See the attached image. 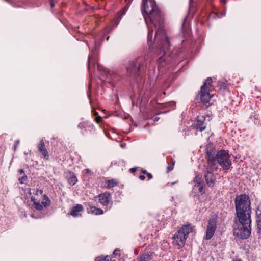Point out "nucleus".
Here are the masks:
<instances>
[{"label": "nucleus", "mask_w": 261, "mask_h": 261, "mask_svg": "<svg viewBox=\"0 0 261 261\" xmlns=\"http://www.w3.org/2000/svg\"><path fill=\"white\" fill-rule=\"evenodd\" d=\"M142 13L149 30L147 43L150 53L149 55H147L143 58H140L136 61H130L127 64H125L127 72L130 73L140 71L144 67H147L148 63L150 61V58L152 56L150 45L152 43L153 27L156 30L154 38V42L158 46L156 51L158 56H160L158 60L159 67H162L165 65L164 56L170 46L168 37L164 29L163 18L156 7L155 2L154 0H142Z\"/></svg>", "instance_id": "f257e3e1"}, {"label": "nucleus", "mask_w": 261, "mask_h": 261, "mask_svg": "<svg viewBox=\"0 0 261 261\" xmlns=\"http://www.w3.org/2000/svg\"><path fill=\"white\" fill-rule=\"evenodd\" d=\"M250 204V198L246 194L238 195L235 198L236 217L234 218L233 231L234 236L238 238L246 239L251 234Z\"/></svg>", "instance_id": "f03ea898"}, {"label": "nucleus", "mask_w": 261, "mask_h": 261, "mask_svg": "<svg viewBox=\"0 0 261 261\" xmlns=\"http://www.w3.org/2000/svg\"><path fill=\"white\" fill-rule=\"evenodd\" d=\"M204 167L206 170L204 177L206 183L209 187H213L216 180V177L213 172L217 170L218 168L214 154L207 152V163L204 165Z\"/></svg>", "instance_id": "7ed1b4c3"}, {"label": "nucleus", "mask_w": 261, "mask_h": 261, "mask_svg": "<svg viewBox=\"0 0 261 261\" xmlns=\"http://www.w3.org/2000/svg\"><path fill=\"white\" fill-rule=\"evenodd\" d=\"M192 231L193 227L191 224L183 225L173 237L174 245L177 246L178 249L182 247L189 234Z\"/></svg>", "instance_id": "20e7f679"}, {"label": "nucleus", "mask_w": 261, "mask_h": 261, "mask_svg": "<svg viewBox=\"0 0 261 261\" xmlns=\"http://www.w3.org/2000/svg\"><path fill=\"white\" fill-rule=\"evenodd\" d=\"M31 200L33 202V206L38 210H42L43 207L48 206L50 203L48 198L43 195L42 190H37L35 195L31 197Z\"/></svg>", "instance_id": "39448f33"}, {"label": "nucleus", "mask_w": 261, "mask_h": 261, "mask_svg": "<svg viewBox=\"0 0 261 261\" xmlns=\"http://www.w3.org/2000/svg\"><path fill=\"white\" fill-rule=\"evenodd\" d=\"M212 153L215 154V159L218 165H220L223 170H228L231 165V161L230 160V155L225 150L219 151L216 154L214 152L207 151V152Z\"/></svg>", "instance_id": "423d86ee"}, {"label": "nucleus", "mask_w": 261, "mask_h": 261, "mask_svg": "<svg viewBox=\"0 0 261 261\" xmlns=\"http://www.w3.org/2000/svg\"><path fill=\"white\" fill-rule=\"evenodd\" d=\"M217 222V216L213 215L210 218L206 230V234L204 237L205 239L210 240L212 238L216 230Z\"/></svg>", "instance_id": "0eeeda50"}, {"label": "nucleus", "mask_w": 261, "mask_h": 261, "mask_svg": "<svg viewBox=\"0 0 261 261\" xmlns=\"http://www.w3.org/2000/svg\"><path fill=\"white\" fill-rule=\"evenodd\" d=\"M211 119V116L208 115L205 116H198L194 123V127L201 132L205 129L206 126V121H209Z\"/></svg>", "instance_id": "6e6552de"}, {"label": "nucleus", "mask_w": 261, "mask_h": 261, "mask_svg": "<svg viewBox=\"0 0 261 261\" xmlns=\"http://www.w3.org/2000/svg\"><path fill=\"white\" fill-rule=\"evenodd\" d=\"M193 190L195 193L204 192V185L201 182L199 175L196 176L193 180Z\"/></svg>", "instance_id": "1a4fd4ad"}, {"label": "nucleus", "mask_w": 261, "mask_h": 261, "mask_svg": "<svg viewBox=\"0 0 261 261\" xmlns=\"http://www.w3.org/2000/svg\"><path fill=\"white\" fill-rule=\"evenodd\" d=\"M210 91L205 90L204 89V87H201V92H200V99L202 103L207 104L209 103V105H210V102L211 100V98H213L214 95H210L209 92Z\"/></svg>", "instance_id": "9d476101"}, {"label": "nucleus", "mask_w": 261, "mask_h": 261, "mask_svg": "<svg viewBox=\"0 0 261 261\" xmlns=\"http://www.w3.org/2000/svg\"><path fill=\"white\" fill-rule=\"evenodd\" d=\"M84 210V208L82 205L76 204L71 208L70 214L75 218L81 217Z\"/></svg>", "instance_id": "9b49d317"}, {"label": "nucleus", "mask_w": 261, "mask_h": 261, "mask_svg": "<svg viewBox=\"0 0 261 261\" xmlns=\"http://www.w3.org/2000/svg\"><path fill=\"white\" fill-rule=\"evenodd\" d=\"M98 201L103 206L107 205L110 203H112V198L109 193L105 192L100 194L98 197Z\"/></svg>", "instance_id": "f8f14e48"}, {"label": "nucleus", "mask_w": 261, "mask_h": 261, "mask_svg": "<svg viewBox=\"0 0 261 261\" xmlns=\"http://www.w3.org/2000/svg\"><path fill=\"white\" fill-rule=\"evenodd\" d=\"M104 73L110 82H115L118 80L117 74L115 71H110L107 69H104Z\"/></svg>", "instance_id": "ddd939ff"}, {"label": "nucleus", "mask_w": 261, "mask_h": 261, "mask_svg": "<svg viewBox=\"0 0 261 261\" xmlns=\"http://www.w3.org/2000/svg\"><path fill=\"white\" fill-rule=\"evenodd\" d=\"M38 149L39 151L42 153L44 158L47 159L48 158V153L47 150L46 149L44 142L43 139L40 141V142L38 144Z\"/></svg>", "instance_id": "4468645a"}, {"label": "nucleus", "mask_w": 261, "mask_h": 261, "mask_svg": "<svg viewBox=\"0 0 261 261\" xmlns=\"http://www.w3.org/2000/svg\"><path fill=\"white\" fill-rule=\"evenodd\" d=\"M87 210L88 213L95 215H101L102 214L103 212L102 210L97 208L95 206L91 205L90 204H88L87 205Z\"/></svg>", "instance_id": "2eb2a0df"}, {"label": "nucleus", "mask_w": 261, "mask_h": 261, "mask_svg": "<svg viewBox=\"0 0 261 261\" xmlns=\"http://www.w3.org/2000/svg\"><path fill=\"white\" fill-rule=\"evenodd\" d=\"M18 173H19L18 180L19 181L20 183H21V184L25 183L27 180V177L25 175L23 170L22 169H19L18 170Z\"/></svg>", "instance_id": "dca6fc26"}, {"label": "nucleus", "mask_w": 261, "mask_h": 261, "mask_svg": "<svg viewBox=\"0 0 261 261\" xmlns=\"http://www.w3.org/2000/svg\"><path fill=\"white\" fill-rule=\"evenodd\" d=\"M152 257V253L151 252H147L143 254L140 256V261H150Z\"/></svg>", "instance_id": "f3484780"}, {"label": "nucleus", "mask_w": 261, "mask_h": 261, "mask_svg": "<svg viewBox=\"0 0 261 261\" xmlns=\"http://www.w3.org/2000/svg\"><path fill=\"white\" fill-rule=\"evenodd\" d=\"M201 87H204L205 90L211 91L212 90V79L208 78L207 79L204 84L201 86Z\"/></svg>", "instance_id": "a211bd4d"}, {"label": "nucleus", "mask_w": 261, "mask_h": 261, "mask_svg": "<svg viewBox=\"0 0 261 261\" xmlns=\"http://www.w3.org/2000/svg\"><path fill=\"white\" fill-rule=\"evenodd\" d=\"M127 11V9L126 8H124L122 10H121L118 14L116 18V25H117L119 21L121 19L123 15L125 14L126 11Z\"/></svg>", "instance_id": "6ab92c4d"}, {"label": "nucleus", "mask_w": 261, "mask_h": 261, "mask_svg": "<svg viewBox=\"0 0 261 261\" xmlns=\"http://www.w3.org/2000/svg\"><path fill=\"white\" fill-rule=\"evenodd\" d=\"M77 181V179L73 173H70L68 182L71 185H74Z\"/></svg>", "instance_id": "aec40b11"}, {"label": "nucleus", "mask_w": 261, "mask_h": 261, "mask_svg": "<svg viewBox=\"0 0 261 261\" xmlns=\"http://www.w3.org/2000/svg\"><path fill=\"white\" fill-rule=\"evenodd\" d=\"M117 184V181L115 179L108 180L106 181L105 186L108 188L114 187Z\"/></svg>", "instance_id": "412c9836"}, {"label": "nucleus", "mask_w": 261, "mask_h": 261, "mask_svg": "<svg viewBox=\"0 0 261 261\" xmlns=\"http://www.w3.org/2000/svg\"><path fill=\"white\" fill-rule=\"evenodd\" d=\"M164 108L168 109L167 111H165L164 112H162L161 113H166L168 112V111L174 109L175 107V102L174 101H171L165 104L163 106Z\"/></svg>", "instance_id": "4be33fe9"}, {"label": "nucleus", "mask_w": 261, "mask_h": 261, "mask_svg": "<svg viewBox=\"0 0 261 261\" xmlns=\"http://www.w3.org/2000/svg\"><path fill=\"white\" fill-rule=\"evenodd\" d=\"M95 261H115V259H113V257L109 256H106L105 257L99 256L95 258Z\"/></svg>", "instance_id": "5701e85b"}, {"label": "nucleus", "mask_w": 261, "mask_h": 261, "mask_svg": "<svg viewBox=\"0 0 261 261\" xmlns=\"http://www.w3.org/2000/svg\"><path fill=\"white\" fill-rule=\"evenodd\" d=\"M86 123L85 122H82L79 124L78 127L80 129L84 128L86 127Z\"/></svg>", "instance_id": "b1692460"}, {"label": "nucleus", "mask_w": 261, "mask_h": 261, "mask_svg": "<svg viewBox=\"0 0 261 261\" xmlns=\"http://www.w3.org/2000/svg\"><path fill=\"white\" fill-rule=\"evenodd\" d=\"M101 120V117L100 116H98L95 118V120L97 123H99Z\"/></svg>", "instance_id": "393cba45"}, {"label": "nucleus", "mask_w": 261, "mask_h": 261, "mask_svg": "<svg viewBox=\"0 0 261 261\" xmlns=\"http://www.w3.org/2000/svg\"><path fill=\"white\" fill-rule=\"evenodd\" d=\"M256 214L257 216H259L261 215V211L259 208H257V210L256 211Z\"/></svg>", "instance_id": "a878e982"}, {"label": "nucleus", "mask_w": 261, "mask_h": 261, "mask_svg": "<svg viewBox=\"0 0 261 261\" xmlns=\"http://www.w3.org/2000/svg\"><path fill=\"white\" fill-rule=\"evenodd\" d=\"M118 251H117V250H115L114 251V252H113V255H112V257H113V259L114 258L115 256L116 255H117V254H118Z\"/></svg>", "instance_id": "bb28decb"}, {"label": "nucleus", "mask_w": 261, "mask_h": 261, "mask_svg": "<svg viewBox=\"0 0 261 261\" xmlns=\"http://www.w3.org/2000/svg\"><path fill=\"white\" fill-rule=\"evenodd\" d=\"M147 177L149 179H150L152 178V175L151 173H147Z\"/></svg>", "instance_id": "cd10ccee"}, {"label": "nucleus", "mask_w": 261, "mask_h": 261, "mask_svg": "<svg viewBox=\"0 0 261 261\" xmlns=\"http://www.w3.org/2000/svg\"><path fill=\"white\" fill-rule=\"evenodd\" d=\"M85 173L86 174H90L91 173V170L89 169H86L84 170Z\"/></svg>", "instance_id": "c85d7f7f"}, {"label": "nucleus", "mask_w": 261, "mask_h": 261, "mask_svg": "<svg viewBox=\"0 0 261 261\" xmlns=\"http://www.w3.org/2000/svg\"><path fill=\"white\" fill-rule=\"evenodd\" d=\"M173 167L172 165H170L168 167V171L170 172L173 169Z\"/></svg>", "instance_id": "c756f323"}, {"label": "nucleus", "mask_w": 261, "mask_h": 261, "mask_svg": "<svg viewBox=\"0 0 261 261\" xmlns=\"http://www.w3.org/2000/svg\"><path fill=\"white\" fill-rule=\"evenodd\" d=\"M137 170V168H132L130 169V171L132 173L135 172Z\"/></svg>", "instance_id": "7c9ffc66"}, {"label": "nucleus", "mask_w": 261, "mask_h": 261, "mask_svg": "<svg viewBox=\"0 0 261 261\" xmlns=\"http://www.w3.org/2000/svg\"><path fill=\"white\" fill-rule=\"evenodd\" d=\"M50 4L51 7H53L54 6V1L50 0Z\"/></svg>", "instance_id": "2f4dec72"}, {"label": "nucleus", "mask_w": 261, "mask_h": 261, "mask_svg": "<svg viewBox=\"0 0 261 261\" xmlns=\"http://www.w3.org/2000/svg\"><path fill=\"white\" fill-rule=\"evenodd\" d=\"M139 178L141 180H144L145 178V177L144 176V175H140L139 176Z\"/></svg>", "instance_id": "473e14b6"}, {"label": "nucleus", "mask_w": 261, "mask_h": 261, "mask_svg": "<svg viewBox=\"0 0 261 261\" xmlns=\"http://www.w3.org/2000/svg\"><path fill=\"white\" fill-rule=\"evenodd\" d=\"M92 59V57L91 56H89V58H88L89 63H90V62H91Z\"/></svg>", "instance_id": "72a5a7b5"}, {"label": "nucleus", "mask_w": 261, "mask_h": 261, "mask_svg": "<svg viewBox=\"0 0 261 261\" xmlns=\"http://www.w3.org/2000/svg\"><path fill=\"white\" fill-rule=\"evenodd\" d=\"M220 1L222 3H223L224 4H225L226 3V0H220Z\"/></svg>", "instance_id": "f704fd0d"}, {"label": "nucleus", "mask_w": 261, "mask_h": 261, "mask_svg": "<svg viewBox=\"0 0 261 261\" xmlns=\"http://www.w3.org/2000/svg\"><path fill=\"white\" fill-rule=\"evenodd\" d=\"M225 14H226L225 12H223V13H222L221 14V17L225 16Z\"/></svg>", "instance_id": "c9c22d12"}, {"label": "nucleus", "mask_w": 261, "mask_h": 261, "mask_svg": "<svg viewBox=\"0 0 261 261\" xmlns=\"http://www.w3.org/2000/svg\"><path fill=\"white\" fill-rule=\"evenodd\" d=\"M258 228L260 230H261V224L258 223Z\"/></svg>", "instance_id": "e433bc0d"}, {"label": "nucleus", "mask_w": 261, "mask_h": 261, "mask_svg": "<svg viewBox=\"0 0 261 261\" xmlns=\"http://www.w3.org/2000/svg\"><path fill=\"white\" fill-rule=\"evenodd\" d=\"M142 173L143 174H147V173L146 170H142Z\"/></svg>", "instance_id": "4c0bfd02"}, {"label": "nucleus", "mask_w": 261, "mask_h": 261, "mask_svg": "<svg viewBox=\"0 0 261 261\" xmlns=\"http://www.w3.org/2000/svg\"><path fill=\"white\" fill-rule=\"evenodd\" d=\"M97 114H97V113L96 112H95L94 113V115H97Z\"/></svg>", "instance_id": "58836bf2"}, {"label": "nucleus", "mask_w": 261, "mask_h": 261, "mask_svg": "<svg viewBox=\"0 0 261 261\" xmlns=\"http://www.w3.org/2000/svg\"><path fill=\"white\" fill-rule=\"evenodd\" d=\"M16 143L17 144H18V143H19V140H17V141H16Z\"/></svg>", "instance_id": "ea45409f"}]
</instances>
